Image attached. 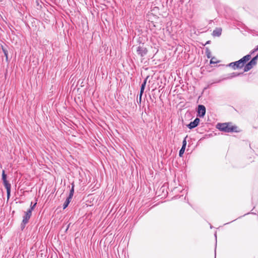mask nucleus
<instances>
[{
	"label": "nucleus",
	"mask_w": 258,
	"mask_h": 258,
	"mask_svg": "<svg viewBox=\"0 0 258 258\" xmlns=\"http://www.w3.org/2000/svg\"><path fill=\"white\" fill-rule=\"evenodd\" d=\"M215 59V58L214 57H212L211 60H210V63L211 64H215V63H217L218 62L217 61H216L214 60Z\"/></svg>",
	"instance_id": "obj_18"
},
{
	"label": "nucleus",
	"mask_w": 258,
	"mask_h": 258,
	"mask_svg": "<svg viewBox=\"0 0 258 258\" xmlns=\"http://www.w3.org/2000/svg\"><path fill=\"white\" fill-rule=\"evenodd\" d=\"M256 50H258V45H257V48H256Z\"/></svg>",
	"instance_id": "obj_21"
},
{
	"label": "nucleus",
	"mask_w": 258,
	"mask_h": 258,
	"mask_svg": "<svg viewBox=\"0 0 258 258\" xmlns=\"http://www.w3.org/2000/svg\"><path fill=\"white\" fill-rule=\"evenodd\" d=\"M187 136H186L183 140V142H182V147H184L185 148L186 147V139L187 138Z\"/></svg>",
	"instance_id": "obj_17"
},
{
	"label": "nucleus",
	"mask_w": 258,
	"mask_h": 258,
	"mask_svg": "<svg viewBox=\"0 0 258 258\" xmlns=\"http://www.w3.org/2000/svg\"><path fill=\"white\" fill-rule=\"evenodd\" d=\"M72 199H69V198L68 197V198L66 199L65 202L64 203L63 205V209H65L69 205Z\"/></svg>",
	"instance_id": "obj_13"
},
{
	"label": "nucleus",
	"mask_w": 258,
	"mask_h": 258,
	"mask_svg": "<svg viewBox=\"0 0 258 258\" xmlns=\"http://www.w3.org/2000/svg\"><path fill=\"white\" fill-rule=\"evenodd\" d=\"M37 203H35L33 206H31V208L28 210H30L31 212H32V210L34 209L35 207L36 206Z\"/></svg>",
	"instance_id": "obj_19"
},
{
	"label": "nucleus",
	"mask_w": 258,
	"mask_h": 258,
	"mask_svg": "<svg viewBox=\"0 0 258 258\" xmlns=\"http://www.w3.org/2000/svg\"><path fill=\"white\" fill-rule=\"evenodd\" d=\"M217 127L219 130L224 131L226 133L237 132V127L235 125H232L231 123H218L217 125Z\"/></svg>",
	"instance_id": "obj_1"
},
{
	"label": "nucleus",
	"mask_w": 258,
	"mask_h": 258,
	"mask_svg": "<svg viewBox=\"0 0 258 258\" xmlns=\"http://www.w3.org/2000/svg\"><path fill=\"white\" fill-rule=\"evenodd\" d=\"M71 185H72V187H71V189H70L69 196L68 197V198H69V199H72L73 195H74V187H75L74 183H72Z\"/></svg>",
	"instance_id": "obj_11"
},
{
	"label": "nucleus",
	"mask_w": 258,
	"mask_h": 258,
	"mask_svg": "<svg viewBox=\"0 0 258 258\" xmlns=\"http://www.w3.org/2000/svg\"><path fill=\"white\" fill-rule=\"evenodd\" d=\"M142 95H141V93H140V97H139V101L140 102H141V100H142Z\"/></svg>",
	"instance_id": "obj_20"
},
{
	"label": "nucleus",
	"mask_w": 258,
	"mask_h": 258,
	"mask_svg": "<svg viewBox=\"0 0 258 258\" xmlns=\"http://www.w3.org/2000/svg\"><path fill=\"white\" fill-rule=\"evenodd\" d=\"M206 55H207V56L208 58L211 57V52H210V50L208 49V48L206 49Z\"/></svg>",
	"instance_id": "obj_16"
},
{
	"label": "nucleus",
	"mask_w": 258,
	"mask_h": 258,
	"mask_svg": "<svg viewBox=\"0 0 258 258\" xmlns=\"http://www.w3.org/2000/svg\"><path fill=\"white\" fill-rule=\"evenodd\" d=\"M241 74V73L233 72L232 73L229 74L228 76L226 78V79H232L233 78L238 77V76L240 75Z\"/></svg>",
	"instance_id": "obj_10"
},
{
	"label": "nucleus",
	"mask_w": 258,
	"mask_h": 258,
	"mask_svg": "<svg viewBox=\"0 0 258 258\" xmlns=\"http://www.w3.org/2000/svg\"><path fill=\"white\" fill-rule=\"evenodd\" d=\"M251 58L250 54H247L245 56H243L242 59H243L244 63L246 64V62L248 61Z\"/></svg>",
	"instance_id": "obj_14"
},
{
	"label": "nucleus",
	"mask_w": 258,
	"mask_h": 258,
	"mask_svg": "<svg viewBox=\"0 0 258 258\" xmlns=\"http://www.w3.org/2000/svg\"><path fill=\"white\" fill-rule=\"evenodd\" d=\"M185 148L184 147H181L180 149L179 152V155L180 157H182V155L183 154L184 151H185Z\"/></svg>",
	"instance_id": "obj_15"
},
{
	"label": "nucleus",
	"mask_w": 258,
	"mask_h": 258,
	"mask_svg": "<svg viewBox=\"0 0 258 258\" xmlns=\"http://www.w3.org/2000/svg\"><path fill=\"white\" fill-rule=\"evenodd\" d=\"M198 114L200 117H203L206 113V108L203 105H199L198 106Z\"/></svg>",
	"instance_id": "obj_8"
},
{
	"label": "nucleus",
	"mask_w": 258,
	"mask_h": 258,
	"mask_svg": "<svg viewBox=\"0 0 258 258\" xmlns=\"http://www.w3.org/2000/svg\"><path fill=\"white\" fill-rule=\"evenodd\" d=\"M245 64V63L243 61V59L241 58L238 61L230 63L228 66L231 67L233 69L236 70L242 68L244 67Z\"/></svg>",
	"instance_id": "obj_4"
},
{
	"label": "nucleus",
	"mask_w": 258,
	"mask_h": 258,
	"mask_svg": "<svg viewBox=\"0 0 258 258\" xmlns=\"http://www.w3.org/2000/svg\"><path fill=\"white\" fill-rule=\"evenodd\" d=\"M222 29L221 28H216L213 31V35L214 36H219L221 35Z\"/></svg>",
	"instance_id": "obj_9"
},
{
	"label": "nucleus",
	"mask_w": 258,
	"mask_h": 258,
	"mask_svg": "<svg viewBox=\"0 0 258 258\" xmlns=\"http://www.w3.org/2000/svg\"><path fill=\"white\" fill-rule=\"evenodd\" d=\"M147 78H147L144 81L143 84H142V86H141V90H140V93H141V95H143V94L144 93V89H145V86H146Z\"/></svg>",
	"instance_id": "obj_12"
},
{
	"label": "nucleus",
	"mask_w": 258,
	"mask_h": 258,
	"mask_svg": "<svg viewBox=\"0 0 258 258\" xmlns=\"http://www.w3.org/2000/svg\"><path fill=\"white\" fill-rule=\"evenodd\" d=\"M32 215V212L30 210H28L27 212H25V215L23 216V219L22 221V224H24V225H25L28 222L30 218Z\"/></svg>",
	"instance_id": "obj_6"
},
{
	"label": "nucleus",
	"mask_w": 258,
	"mask_h": 258,
	"mask_svg": "<svg viewBox=\"0 0 258 258\" xmlns=\"http://www.w3.org/2000/svg\"><path fill=\"white\" fill-rule=\"evenodd\" d=\"M2 180L3 181L4 186H5V187L7 189V198H8V199H9L10 198V195H11V185L7 180V175L5 174V170H3V172H2Z\"/></svg>",
	"instance_id": "obj_2"
},
{
	"label": "nucleus",
	"mask_w": 258,
	"mask_h": 258,
	"mask_svg": "<svg viewBox=\"0 0 258 258\" xmlns=\"http://www.w3.org/2000/svg\"><path fill=\"white\" fill-rule=\"evenodd\" d=\"M258 59V54L254 56L252 59L244 66V71L246 72L251 69L257 63Z\"/></svg>",
	"instance_id": "obj_3"
},
{
	"label": "nucleus",
	"mask_w": 258,
	"mask_h": 258,
	"mask_svg": "<svg viewBox=\"0 0 258 258\" xmlns=\"http://www.w3.org/2000/svg\"><path fill=\"white\" fill-rule=\"evenodd\" d=\"M200 121V119L199 118L197 117L193 121L190 122L187 125V126L189 129L194 128L198 125V124H199Z\"/></svg>",
	"instance_id": "obj_7"
},
{
	"label": "nucleus",
	"mask_w": 258,
	"mask_h": 258,
	"mask_svg": "<svg viewBox=\"0 0 258 258\" xmlns=\"http://www.w3.org/2000/svg\"><path fill=\"white\" fill-rule=\"evenodd\" d=\"M137 52L138 55L143 57L147 54L148 50L143 44L140 45L137 47Z\"/></svg>",
	"instance_id": "obj_5"
}]
</instances>
